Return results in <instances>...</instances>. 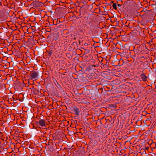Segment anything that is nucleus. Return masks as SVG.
<instances>
[{
  "label": "nucleus",
  "instance_id": "obj_8",
  "mask_svg": "<svg viewBox=\"0 0 156 156\" xmlns=\"http://www.w3.org/2000/svg\"><path fill=\"white\" fill-rule=\"evenodd\" d=\"M140 77L142 80L144 82H146L147 80L148 77L146 76L144 73L141 74Z\"/></svg>",
  "mask_w": 156,
  "mask_h": 156
},
{
  "label": "nucleus",
  "instance_id": "obj_12",
  "mask_svg": "<svg viewBox=\"0 0 156 156\" xmlns=\"http://www.w3.org/2000/svg\"><path fill=\"white\" fill-rule=\"evenodd\" d=\"M45 122L44 120L41 119L39 121V123L41 126H45Z\"/></svg>",
  "mask_w": 156,
  "mask_h": 156
},
{
  "label": "nucleus",
  "instance_id": "obj_21",
  "mask_svg": "<svg viewBox=\"0 0 156 156\" xmlns=\"http://www.w3.org/2000/svg\"><path fill=\"white\" fill-rule=\"evenodd\" d=\"M52 79H53V82L55 83V84L56 85V83H55V82L56 83H58L57 82V81L55 79L53 76L52 77Z\"/></svg>",
  "mask_w": 156,
  "mask_h": 156
},
{
  "label": "nucleus",
  "instance_id": "obj_6",
  "mask_svg": "<svg viewBox=\"0 0 156 156\" xmlns=\"http://www.w3.org/2000/svg\"><path fill=\"white\" fill-rule=\"evenodd\" d=\"M43 65V67H45L44 66H46V67L44 68L43 73H45L46 71H48V68H49V65L47 62L46 61L44 63Z\"/></svg>",
  "mask_w": 156,
  "mask_h": 156
},
{
  "label": "nucleus",
  "instance_id": "obj_13",
  "mask_svg": "<svg viewBox=\"0 0 156 156\" xmlns=\"http://www.w3.org/2000/svg\"><path fill=\"white\" fill-rule=\"evenodd\" d=\"M91 24L93 25L90 26H92L90 27L91 28L96 27L98 24V22L95 21L93 22Z\"/></svg>",
  "mask_w": 156,
  "mask_h": 156
},
{
  "label": "nucleus",
  "instance_id": "obj_31",
  "mask_svg": "<svg viewBox=\"0 0 156 156\" xmlns=\"http://www.w3.org/2000/svg\"><path fill=\"white\" fill-rule=\"evenodd\" d=\"M48 28H47V29H45V30L46 31V32H49V31H48V30H48Z\"/></svg>",
  "mask_w": 156,
  "mask_h": 156
},
{
  "label": "nucleus",
  "instance_id": "obj_38",
  "mask_svg": "<svg viewBox=\"0 0 156 156\" xmlns=\"http://www.w3.org/2000/svg\"><path fill=\"white\" fill-rule=\"evenodd\" d=\"M49 128V126L48 127V128ZM47 128H46V129H47Z\"/></svg>",
  "mask_w": 156,
  "mask_h": 156
},
{
  "label": "nucleus",
  "instance_id": "obj_35",
  "mask_svg": "<svg viewBox=\"0 0 156 156\" xmlns=\"http://www.w3.org/2000/svg\"><path fill=\"white\" fill-rule=\"evenodd\" d=\"M47 37H48V38H49V35H48L47 36Z\"/></svg>",
  "mask_w": 156,
  "mask_h": 156
},
{
  "label": "nucleus",
  "instance_id": "obj_16",
  "mask_svg": "<svg viewBox=\"0 0 156 156\" xmlns=\"http://www.w3.org/2000/svg\"><path fill=\"white\" fill-rule=\"evenodd\" d=\"M105 62V63L104 64V65H103V67L106 68L108 66V61H107L105 59V61H104V62Z\"/></svg>",
  "mask_w": 156,
  "mask_h": 156
},
{
  "label": "nucleus",
  "instance_id": "obj_29",
  "mask_svg": "<svg viewBox=\"0 0 156 156\" xmlns=\"http://www.w3.org/2000/svg\"><path fill=\"white\" fill-rule=\"evenodd\" d=\"M52 50H51V51H49V57L50 56V55H51L52 54Z\"/></svg>",
  "mask_w": 156,
  "mask_h": 156
},
{
  "label": "nucleus",
  "instance_id": "obj_30",
  "mask_svg": "<svg viewBox=\"0 0 156 156\" xmlns=\"http://www.w3.org/2000/svg\"><path fill=\"white\" fill-rule=\"evenodd\" d=\"M117 5H118V6L119 7H120L121 5L120 4H118Z\"/></svg>",
  "mask_w": 156,
  "mask_h": 156
},
{
  "label": "nucleus",
  "instance_id": "obj_2",
  "mask_svg": "<svg viewBox=\"0 0 156 156\" xmlns=\"http://www.w3.org/2000/svg\"><path fill=\"white\" fill-rule=\"evenodd\" d=\"M43 76H44L45 78L44 80V85L46 86L47 88L49 84L48 79L49 77V71H46L45 73H43Z\"/></svg>",
  "mask_w": 156,
  "mask_h": 156
},
{
  "label": "nucleus",
  "instance_id": "obj_27",
  "mask_svg": "<svg viewBox=\"0 0 156 156\" xmlns=\"http://www.w3.org/2000/svg\"><path fill=\"white\" fill-rule=\"evenodd\" d=\"M47 43L48 42L47 41H45L44 42V45L45 46H48L47 44Z\"/></svg>",
  "mask_w": 156,
  "mask_h": 156
},
{
  "label": "nucleus",
  "instance_id": "obj_15",
  "mask_svg": "<svg viewBox=\"0 0 156 156\" xmlns=\"http://www.w3.org/2000/svg\"><path fill=\"white\" fill-rule=\"evenodd\" d=\"M55 0H52V1H49V6L50 5H51V6L52 7V8H53V7L55 6V3L53 4V2H55Z\"/></svg>",
  "mask_w": 156,
  "mask_h": 156
},
{
  "label": "nucleus",
  "instance_id": "obj_11",
  "mask_svg": "<svg viewBox=\"0 0 156 156\" xmlns=\"http://www.w3.org/2000/svg\"><path fill=\"white\" fill-rule=\"evenodd\" d=\"M55 134H49V140L50 141H54V138L55 137Z\"/></svg>",
  "mask_w": 156,
  "mask_h": 156
},
{
  "label": "nucleus",
  "instance_id": "obj_33",
  "mask_svg": "<svg viewBox=\"0 0 156 156\" xmlns=\"http://www.w3.org/2000/svg\"><path fill=\"white\" fill-rule=\"evenodd\" d=\"M84 45L85 46H88V44L87 43H86L84 44Z\"/></svg>",
  "mask_w": 156,
  "mask_h": 156
},
{
  "label": "nucleus",
  "instance_id": "obj_36",
  "mask_svg": "<svg viewBox=\"0 0 156 156\" xmlns=\"http://www.w3.org/2000/svg\"><path fill=\"white\" fill-rule=\"evenodd\" d=\"M13 98V100H14V98L13 97V98Z\"/></svg>",
  "mask_w": 156,
  "mask_h": 156
},
{
  "label": "nucleus",
  "instance_id": "obj_3",
  "mask_svg": "<svg viewBox=\"0 0 156 156\" xmlns=\"http://www.w3.org/2000/svg\"><path fill=\"white\" fill-rule=\"evenodd\" d=\"M49 152H53L54 151V150L55 149L56 146V144L54 141H50L49 140Z\"/></svg>",
  "mask_w": 156,
  "mask_h": 156
},
{
  "label": "nucleus",
  "instance_id": "obj_28",
  "mask_svg": "<svg viewBox=\"0 0 156 156\" xmlns=\"http://www.w3.org/2000/svg\"><path fill=\"white\" fill-rule=\"evenodd\" d=\"M148 149H149L148 147H145V150H148Z\"/></svg>",
  "mask_w": 156,
  "mask_h": 156
},
{
  "label": "nucleus",
  "instance_id": "obj_24",
  "mask_svg": "<svg viewBox=\"0 0 156 156\" xmlns=\"http://www.w3.org/2000/svg\"><path fill=\"white\" fill-rule=\"evenodd\" d=\"M48 140V141L47 140H46V143H47V144H46V145H47V148L49 146V140Z\"/></svg>",
  "mask_w": 156,
  "mask_h": 156
},
{
  "label": "nucleus",
  "instance_id": "obj_23",
  "mask_svg": "<svg viewBox=\"0 0 156 156\" xmlns=\"http://www.w3.org/2000/svg\"><path fill=\"white\" fill-rule=\"evenodd\" d=\"M44 136H44L43 138V140H45V141H46L48 140L47 137L45 136V134H44Z\"/></svg>",
  "mask_w": 156,
  "mask_h": 156
},
{
  "label": "nucleus",
  "instance_id": "obj_4",
  "mask_svg": "<svg viewBox=\"0 0 156 156\" xmlns=\"http://www.w3.org/2000/svg\"><path fill=\"white\" fill-rule=\"evenodd\" d=\"M43 3L41 2H39L38 1H35L32 2L31 5H32L35 8H38L41 7L43 5Z\"/></svg>",
  "mask_w": 156,
  "mask_h": 156
},
{
  "label": "nucleus",
  "instance_id": "obj_22",
  "mask_svg": "<svg viewBox=\"0 0 156 156\" xmlns=\"http://www.w3.org/2000/svg\"><path fill=\"white\" fill-rule=\"evenodd\" d=\"M96 67V66L94 65H91L89 66V67H90V68L91 69H93V67Z\"/></svg>",
  "mask_w": 156,
  "mask_h": 156
},
{
  "label": "nucleus",
  "instance_id": "obj_20",
  "mask_svg": "<svg viewBox=\"0 0 156 156\" xmlns=\"http://www.w3.org/2000/svg\"><path fill=\"white\" fill-rule=\"evenodd\" d=\"M112 7H113V9H117V5L116 4L114 3L112 5Z\"/></svg>",
  "mask_w": 156,
  "mask_h": 156
},
{
  "label": "nucleus",
  "instance_id": "obj_14",
  "mask_svg": "<svg viewBox=\"0 0 156 156\" xmlns=\"http://www.w3.org/2000/svg\"><path fill=\"white\" fill-rule=\"evenodd\" d=\"M87 77L90 80H93L94 78V75L92 74H88Z\"/></svg>",
  "mask_w": 156,
  "mask_h": 156
},
{
  "label": "nucleus",
  "instance_id": "obj_18",
  "mask_svg": "<svg viewBox=\"0 0 156 156\" xmlns=\"http://www.w3.org/2000/svg\"><path fill=\"white\" fill-rule=\"evenodd\" d=\"M106 87L108 88H109V89H111V90H112L113 89V86H112V85H107V86H106Z\"/></svg>",
  "mask_w": 156,
  "mask_h": 156
},
{
  "label": "nucleus",
  "instance_id": "obj_10",
  "mask_svg": "<svg viewBox=\"0 0 156 156\" xmlns=\"http://www.w3.org/2000/svg\"><path fill=\"white\" fill-rule=\"evenodd\" d=\"M50 117V116L49 115V120H51L50 121H49V124H51V126L49 125V128H50L51 129H52L53 128V125H52V124H53L54 122V123H55V121H52L51 119H53L52 117L51 118Z\"/></svg>",
  "mask_w": 156,
  "mask_h": 156
},
{
  "label": "nucleus",
  "instance_id": "obj_32",
  "mask_svg": "<svg viewBox=\"0 0 156 156\" xmlns=\"http://www.w3.org/2000/svg\"><path fill=\"white\" fill-rule=\"evenodd\" d=\"M52 100V98H49V102H50V100Z\"/></svg>",
  "mask_w": 156,
  "mask_h": 156
},
{
  "label": "nucleus",
  "instance_id": "obj_26",
  "mask_svg": "<svg viewBox=\"0 0 156 156\" xmlns=\"http://www.w3.org/2000/svg\"><path fill=\"white\" fill-rule=\"evenodd\" d=\"M49 109H52V108H53V107L51 105V103H49Z\"/></svg>",
  "mask_w": 156,
  "mask_h": 156
},
{
  "label": "nucleus",
  "instance_id": "obj_37",
  "mask_svg": "<svg viewBox=\"0 0 156 156\" xmlns=\"http://www.w3.org/2000/svg\"><path fill=\"white\" fill-rule=\"evenodd\" d=\"M49 107V106H48V107H47V108H48Z\"/></svg>",
  "mask_w": 156,
  "mask_h": 156
},
{
  "label": "nucleus",
  "instance_id": "obj_34",
  "mask_svg": "<svg viewBox=\"0 0 156 156\" xmlns=\"http://www.w3.org/2000/svg\"><path fill=\"white\" fill-rule=\"evenodd\" d=\"M51 21H52L53 22V20H52V18H51Z\"/></svg>",
  "mask_w": 156,
  "mask_h": 156
},
{
  "label": "nucleus",
  "instance_id": "obj_5",
  "mask_svg": "<svg viewBox=\"0 0 156 156\" xmlns=\"http://www.w3.org/2000/svg\"><path fill=\"white\" fill-rule=\"evenodd\" d=\"M29 76L32 79H36L37 78L38 76V72L35 71H32L29 75Z\"/></svg>",
  "mask_w": 156,
  "mask_h": 156
},
{
  "label": "nucleus",
  "instance_id": "obj_1",
  "mask_svg": "<svg viewBox=\"0 0 156 156\" xmlns=\"http://www.w3.org/2000/svg\"><path fill=\"white\" fill-rule=\"evenodd\" d=\"M50 33L51 34L50 38L51 39L53 40H55V41L57 40L59 37V34H58L57 32H53V31L51 30V31H49Z\"/></svg>",
  "mask_w": 156,
  "mask_h": 156
},
{
  "label": "nucleus",
  "instance_id": "obj_39",
  "mask_svg": "<svg viewBox=\"0 0 156 156\" xmlns=\"http://www.w3.org/2000/svg\"><path fill=\"white\" fill-rule=\"evenodd\" d=\"M112 2V3H113V2Z\"/></svg>",
  "mask_w": 156,
  "mask_h": 156
},
{
  "label": "nucleus",
  "instance_id": "obj_40",
  "mask_svg": "<svg viewBox=\"0 0 156 156\" xmlns=\"http://www.w3.org/2000/svg\"><path fill=\"white\" fill-rule=\"evenodd\" d=\"M46 1H47V0H46Z\"/></svg>",
  "mask_w": 156,
  "mask_h": 156
},
{
  "label": "nucleus",
  "instance_id": "obj_25",
  "mask_svg": "<svg viewBox=\"0 0 156 156\" xmlns=\"http://www.w3.org/2000/svg\"><path fill=\"white\" fill-rule=\"evenodd\" d=\"M103 58H102L101 62V65L103 67V65H104V64L102 62L103 61Z\"/></svg>",
  "mask_w": 156,
  "mask_h": 156
},
{
  "label": "nucleus",
  "instance_id": "obj_17",
  "mask_svg": "<svg viewBox=\"0 0 156 156\" xmlns=\"http://www.w3.org/2000/svg\"><path fill=\"white\" fill-rule=\"evenodd\" d=\"M150 147L152 148H154L156 147V143L155 142L152 143Z\"/></svg>",
  "mask_w": 156,
  "mask_h": 156
},
{
  "label": "nucleus",
  "instance_id": "obj_19",
  "mask_svg": "<svg viewBox=\"0 0 156 156\" xmlns=\"http://www.w3.org/2000/svg\"><path fill=\"white\" fill-rule=\"evenodd\" d=\"M55 8L54 9H52V10H50L49 11V12H50L51 13V14L52 13H55Z\"/></svg>",
  "mask_w": 156,
  "mask_h": 156
},
{
  "label": "nucleus",
  "instance_id": "obj_7",
  "mask_svg": "<svg viewBox=\"0 0 156 156\" xmlns=\"http://www.w3.org/2000/svg\"><path fill=\"white\" fill-rule=\"evenodd\" d=\"M73 111L77 115H79V110L76 106L73 107Z\"/></svg>",
  "mask_w": 156,
  "mask_h": 156
},
{
  "label": "nucleus",
  "instance_id": "obj_9",
  "mask_svg": "<svg viewBox=\"0 0 156 156\" xmlns=\"http://www.w3.org/2000/svg\"><path fill=\"white\" fill-rule=\"evenodd\" d=\"M32 92L35 94H38L40 92L39 90H36L34 88H32L31 89Z\"/></svg>",
  "mask_w": 156,
  "mask_h": 156
}]
</instances>
